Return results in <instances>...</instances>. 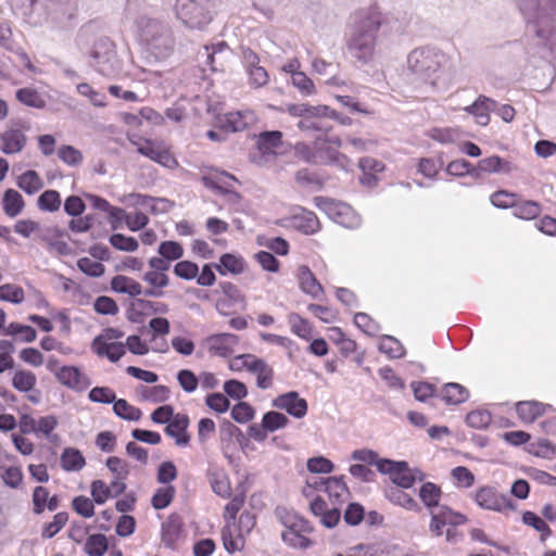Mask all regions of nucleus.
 Instances as JSON below:
<instances>
[{"label": "nucleus", "mask_w": 556, "mask_h": 556, "mask_svg": "<svg viewBox=\"0 0 556 556\" xmlns=\"http://www.w3.org/2000/svg\"><path fill=\"white\" fill-rule=\"evenodd\" d=\"M17 186L26 193L34 194L43 187V181L37 172L29 169L20 176Z\"/></svg>", "instance_id": "72a5a7b5"}, {"label": "nucleus", "mask_w": 556, "mask_h": 556, "mask_svg": "<svg viewBox=\"0 0 556 556\" xmlns=\"http://www.w3.org/2000/svg\"><path fill=\"white\" fill-rule=\"evenodd\" d=\"M27 127H24L20 123H14L10 127H8L1 134V151L4 154H16L20 153L27 143V137L25 135V130Z\"/></svg>", "instance_id": "2eb2a0df"}, {"label": "nucleus", "mask_w": 556, "mask_h": 556, "mask_svg": "<svg viewBox=\"0 0 556 556\" xmlns=\"http://www.w3.org/2000/svg\"><path fill=\"white\" fill-rule=\"evenodd\" d=\"M93 308L101 315H116L118 313V306L115 300L106 295L97 298L93 303Z\"/></svg>", "instance_id": "69168bd1"}, {"label": "nucleus", "mask_w": 556, "mask_h": 556, "mask_svg": "<svg viewBox=\"0 0 556 556\" xmlns=\"http://www.w3.org/2000/svg\"><path fill=\"white\" fill-rule=\"evenodd\" d=\"M381 25L382 15L377 10L368 9L357 13L346 43L348 50L354 59L364 64L374 59Z\"/></svg>", "instance_id": "f03ea898"}, {"label": "nucleus", "mask_w": 556, "mask_h": 556, "mask_svg": "<svg viewBox=\"0 0 556 556\" xmlns=\"http://www.w3.org/2000/svg\"><path fill=\"white\" fill-rule=\"evenodd\" d=\"M238 358L243 361V366L250 372L257 375L256 384L260 389H268L273 384L274 370L265 361L252 354H243Z\"/></svg>", "instance_id": "dca6fc26"}, {"label": "nucleus", "mask_w": 556, "mask_h": 556, "mask_svg": "<svg viewBox=\"0 0 556 556\" xmlns=\"http://www.w3.org/2000/svg\"><path fill=\"white\" fill-rule=\"evenodd\" d=\"M189 417L185 414H175V416L167 422L165 433L175 439L179 446H186L190 441V435L187 432L189 427Z\"/></svg>", "instance_id": "412c9836"}, {"label": "nucleus", "mask_w": 556, "mask_h": 556, "mask_svg": "<svg viewBox=\"0 0 556 556\" xmlns=\"http://www.w3.org/2000/svg\"><path fill=\"white\" fill-rule=\"evenodd\" d=\"M391 481L401 489H409L414 485V477L410 473V467L406 462V467L396 466V470L392 473Z\"/></svg>", "instance_id": "3c124183"}, {"label": "nucleus", "mask_w": 556, "mask_h": 556, "mask_svg": "<svg viewBox=\"0 0 556 556\" xmlns=\"http://www.w3.org/2000/svg\"><path fill=\"white\" fill-rule=\"evenodd\" d=\"M492 421V416L488 410L477 409L466 416V422L471 428L484 429Z\"/></svg>", "instance_id": "603ef678"}, {"label": "nucleus", "mask_w": 556, "mask_h": 556, "mask_svg": "<svg viewBox=\"0 0 556 556\" xmlns=\"http://www.w3.org/2000/svg\"><path fill=\"white\" fill-rule=\"evenodd\" d=\"M469 396L468 390L459 383H445L442 388V400L447 405H458L467 401Z\"/></svg>", "instance_id": "a878e982"}, {"label": "nucleus", "mask_w": 556, "mask_h": 556, "mask_svg": "<svg viewBox=\"0 0 556 556\" xmlns=\"http://www.w3.org/2000/svg\"><path fill=\"white\" fill-rule=\"evenodd\" d=\"M86 210V204L78 195H70L65 199L64 211L73 218H83V213Z\"/></svg>", "instance_id": "bf43d9fd"}, {"label": "nucleus", "mask_w": 556, "mask_h": 556, "mask_svg": "<svg viewBox=\"0 0 556 556\" xmlns=\"http://www.w3.org/2000/svg\"><path fill=\"white\" fill-rule=\"evenodd\" d=\"M16 99L24 105L34 109H43L47 105L45 97L34 88H21L16 90Z\"/></svg>", "instance_id": "c756f323"}, {"label": "nucleus", "mask_w": 556, "mask_h": 556, "mask_svg": "<svg viewBox=\"0 0 556 556\" xmlns=\"http://www.w3.org/2000/svg\"><path fill=\"white\" fill-rule=\"evenodd\" d=\"M23 333V341L33 342L36 340L37 331L31 326L21 325L17 323H11L4 330L5 336H16Z\"/></svg>", "instance_id": "13d9d810"}, {"label": "nucleus", "mask_w": 556, "mask_h": 556, "mask_svg": "<svg viewBox=\"0 0 556 556\" xmlns=\"http://www.w3.org/2000/svg\"><path fill=\"white\" fill-rule=\"evenodd\" d=\"M111 288L115 292L126 293L132 298L142 294L141 285L136 280L123 275H117L111 280Z\"/></svg>", "instance_id": "bb28decb"}, {"label": "nucleus", "mask_w": 556, "mask_h": 556, "mask_svg": "<svg viewBox=\"0 0 556 556\" xmlns=\"http://www.w3.org/2000/svg\"><path fill=\"white\" fill-rule=\"evenodd\" d=\"M516 412L523 421L532 422L543 414V406L538 402H519L516 404Z\"/></svg>", "instance_id": "ea45409f"}, {"label": "nucleus", "mask_w": 556, "mask_h": 556, "mask_svg": "<svg viewBox=\"0 0 556 556\" xmlns=\"http://www.w3.org/2000/svg\"><path fill=\"white\" fill-rule=\"evenodd\" d=\"M58 380L70 389L85 390L90 384V379L76 366H63L56 372Z\"/></svg>", "instance_id": "6ab92c4d"}, {"label": "nucleus", "mask_w": 556, "mask_h": 556, "mask_svg": "<svg viewBox=\"0 0 556 556\" xmlns=\"http://www.w3.org/2000/svg\"><path fill=\"white\" fill-rule=\"evenodd\" d=\"M91 66L103 76H113L118 72V60L114 42L101 37L93 43L90 52Z\"/></svg>", "instance_id": "1a4fd4ad"}, {"label": "nucleus", "mask_w": 556, "mask_h": 556, "mask_svg": "<svg viewBox=\"0 0 556 556\" xmlns=\"http://www.w3.org/2000/svg\"><path fill=\"white\" fill-rule=\"evenodd\" d=\"M500 501L501 494L491 486H482L476 493L477 504L484 509L500 511Z\"/></svg>", "instance_id": "cd10ccee"}, {"label": "nucleus", "mask_w": 556, "mask_h": 556, "mask_svg": "<svg viewBox=\"0 0 556 556\" xmlns=\"http://www.w3.org/2000/svg\"><path fill=\"white\" fill-rule=\"evenodd\" d=\"M448 63V56L431 47L416 48L407 55V68L420 79L435 86L440 74Z\"/></svg>", "instance_id": "20e7f679"}, {"label": "nucleus", "mask_w": 556, "mask_h": 556, "mask_svg": "<svg viewBox=\"0 0 556 556\" xmlns=\"http://www.w3.org/2000/svg\"><path fill=\"white\" fill-rule=\"evenodd\" d=\"M59 159L70 166H77L83 162V154L72 146H62L58 151Z\"/></svg>", "instance_id": "6e6d98bb"}, {"label": "nucleus", "mask_w": 556, "mask_h": 556, "mask_svg": "<svg viewBox=\"0 0 556 556\" xmlns=\"http://www.w3.org/2000/svg\"><path fill=\"white\" fill-rule=\"evenodd\" d=\"M254 408L247 402L240 401L231 409V417L240 424H245L253 419Z\"/></svg>", "instance_id": "680f3d73"}, {"label": "nucleus", "mask_w": 556, "mask_h": 556, "mask_svg": "<svg viewBox=\"0 0 556 556\" xmlns=\"http://www.w3.org/2000/svg\"><path fill=\"white\" fill-rule=\"evenodd\" d=\"M239 339L232 333H217L207 338L208 351L222 356L227 357L232 353V346L238 343Z\"/></svg>", "instance_id": "5701e85b"}, {"label": "nucleus", "mask_w": 556, "mask_h": 556, "mask_svg": "<svg viewBox=\"0 0 556 556\" xmlns=\"http://www.w3.org/2000/svg\"><path fill=\"white\" fill-rule=\"evenodd\" d=\"M37 382L35 374L28 370H17L12 379V386L20 392H28Z\"/></svg>", "instance_id": "37998d69"}, {"label": "nucleus", "mask_w": 556, "mask_h": 556, "mask_svg": "<svg viewBox=\"0 0 556 556\" xmlns=\"http://www.w3.org/2000/svg\"><path fill=\"white\" fill-rule=\"evenodd\" d=\"M0 300L20 304L24 301V290L11 283L0 286Z\"/></svg>", "instance_id": "864d4df0"}, {"label": "nucleus", "mask_w": 556, "mask_h": 556, "mask_svg": "<svg viewBox=\"0 0 556 556\" xmlns=\"http://www.w3.org/2000/svg\"><path fill=\"white\" fill-rule=\"evenodd\" d=\"M68 228L75 233L89 231L93 240L109 238V243H138L132 237L126 238L121 233L110 235L112 230L96 214H87L83 218H72Z\"/></svg>", "instance_id": "423d86ee"}, {"label": "nucleus", "mask_w": 556, "mask_h": 556, "mask_svg": "<svg viewBox=\"0 0 556 556\" xmlns=\"http://www.w3.org/2000/svg\"><path fill=\"white\" fill-rule=\"evenodd\" d=\"M300 287L303 292L318 299L324 293V289L307 266L299 268Z\"/></svg>", "instance_id": "393cba45"}, {"label": "nucleus", "mask_w": 556, "mask_h": 556, "mask_svg": "<svg viewBox=\"0 0 556 556\" xmlns=\"http://www.w3.org/2000/svg\"><path fill=\"white\" fill-rule=\"evenodd\" d=\"M73 509L84 518H90L94 514V506L92 501L89 497L84 495H79L73 498L72 501Z\"/></svg>", "instance_id": "0e129e2a"}, {"label": "nucleus", "mask_w": 556, "mask_h": 556, "mask_svg": "<svg viewBox=\"0 0 556 556\" xmlns=\"http://www.w3.org/2000/svg\"><path fill=\"white\" fill-rule=\"evenodd\" d=\"M38 206L42 211L55 212L61 206L60 193L55 190H47L38 198Z\"/></svg>", "instance_id": "de8ad7c7"}, {"label": "nucleus", "mask_w": 556, "mask_h": 556, "mask_svg": "<svg viewBox=\"0 0 556 556\" xmlns=\"http://www.w3.org/2000/svg\"><path fill=\"white\" fill-rule=\"evenodd\" d=\"M273 407L286 410L290 416L301 419L307 414L308 404L296 391H289L273 400Z\"/></svg>", "instance_id": "f8f14e48"}, {"label": "nucleus", "mask_w": 556, "mask_h": 556, "mask_svg": "<svg viewBox=\"0 0 556 556\" xmlns=\"http://www.w3.org/2000/svg\"><path fill=\"white\" fill-rule=\"evenodd\" d=\"M135 31L139 45L155 61H165L176 51L174 28L165 21L140 15L135 20Z\"/></svg>", "instance_id": "f257e3e1"}, {"label": "nucleus", "mask_w": 556, "mask_h": 556, "mask_svg": "<svg viewBox=\"0 0 556 556\" xmlns=\"http://www.w3.org/2000/svg\"><path fill=\"white\" fill-rule=\"evenodd\" d=\"M517 167L509 161L504 160L497 155H492L479 161L476 166L478 179L482 177V174H508L516 170Z\"/></svg>", "instance_id": "4be33fe9"}, {"label": "nucleus", "mask_w": 556, "mask_h": 556, "mask_svg": "<svg viewBox=\"0 0 556 556\" xmlns=\"http://www.w3.org/2000/svg\"><path fill=\"white\" fill-rule=\"evenodd\" d=\"M387 497L396 505H400L409 510H420L417 502L407 493H405L401 488H391L387 491Z\"/></svg>", "instance_id": "4c0bfd02"}, {"label": "nucleus", "mask_w": 556, "mask_h": 556, "mask_svg": "<svg viewBox=\"0 0 556 556\" xmlns=\"http://www.w3.org/2000/svg\"><path fill=\"white\" fill-rule=\"evenodd\" d=\"M262 421L264 424V428L269 432L285 428L289 424L288 417L276 410L265 413Z\"/></svg>", "instance_id": "a18cd8bd"}, {"label": "nucleus", "mask_w": 556, "mask_h": 556, "mask_svg": "<svg viewBox=\"0 0 556 556\" xmlns=\"http://www.w3.org/2000/svg\"><path fill=\"white\" fill-rule=\"evenodd\" d=\"M442 491L432 482H426L419 489V497L428 508L438 507Z\"/></svg>", "instance_id": "f704fd0d"}, {"label": "nucleus", "mask_w": 556, "mask_h": 556, "mask_svg": "<svg viewBox=\"0 0 556 556\" xmlns=\"http://www.w3.org/2000/svg\"><path fill=\"white\" fill-rule=\"evenodd\" d=\"M491 203L498 208H513L518 200V195L516 193L498 190L491 194Z\"/></svg>", "instance_id": "8fccbe9b"}, {"label": "nucleus", "mask_w": 556, "mask_h": 556, "mask_svg": "<svg viewBox=\"0 0 556 556\" xmlns=\"http://www.w3.org/2000/svg\"><path fill=\"white\" fill-rule=\"evenodd\" d=\"M175 492L176 491L173 485L157 489L151 500V504H152L153 508H155V509L166 508L172 503Z\"/></svg>", "instance_id": "09e8293b"}, {"label": "nucleus", "mask_w": 556, "mask_h": 556, "mask_svg": "<svg viewBox=\"0 0 556 556\" xmlns=\"http://www.w3.org/2000/svg\"><path fill=\"white\" fill-rule=\"evenodd\" d=\"M446 172L453 176H465L469 175L476 179H478V174L476 172V166H473L470 162L465 159L454 160L450 162L446 166Z\"/></svg>", "instance_id": "c03bdc74"}, {"label": "nucleus", "mask_w": 556, "mask_h": 556, "mask_svg": "<svg viewBox=\"0 0 556 556\" xmlns=\"http://www.w3.org/2000/svg\"><path fill=\"white\" fill-rule=\"evenodd\" d=\"M114 413L122 419L138 421L141 418V410L128 404L126 400L119 399L113 402Z\"/></svg>", "instance_id": "a19ab883"}, {"label": "nucleus", "mask_w": 556, "mask_h": 556, "mask_svg": "<svg viewBox=\"0 0 556 556\" xmlns=\"http://www.w3.org/2000/svg\"><path fill=\"white\" fill-rule=\"evenodd\" d=\"M184 520L180 515L170 514L162 525V542L167 548L177 549L178 541L184 532Z\"/></svg>", "instance_id": "a211bd4d"}, {"label": "nucleus", "mask_w": 556, "mask_h": 556, "mask_svg": "<svg viewBox=\"0 0 556 556\" xmlns=\"http://www.w3.org/2000/svg\"><path fill=\"white\" fill-rule=\"evenodd\" d=\"M68 521V514L65 511L54 515L53 520L47 523L42 530V536L46 539L53 538Z\"/></svg>", "instance_id": "5fc2aeb1"}, {"label": "nucleus", "mask_w": 556, "mask_h": 556, "mask_svg": "<svg viewBox=\"0 0 556 556\" xmlns=\"http://www.w3.org/2000/svg\"><path fill=\"white\" fill-rule=\"evenodd\" d=\"M85 464V457L77 448L66 447L61 455V466L65 471H78Z\"/></svg>", "instance_id": "c85d7f7f"}, {"label": "nucleus", "mask_w": 556, "mask_h": 556, "mask_svg": "<svg viewBox=\"0 0 556 556\" xmlns=\"http://www.w3.org/2000/svg\"><path fill=\"white\" fill-rule=\"evenodd\" d=\"M2 202L4 212L11 217L20 214L24 206L22 195L14 189H9L5 191Z\"/></svg>", "instance_id": "58836bf2"}, {"label": "nucleus", "mask_w": 556, "mask_h": 556, "mask_svg": "<svg viewBox=\"0 0 556 556\" xmlns=\"http://www.w3.org/2000/svg\"><path fill=\"white\" fill-rule=\"evenodd\" d=\"M315 164L336 165L342 169H348L351 166V161L338 149L324 142L323 136H318L315 139Z\"/></svg>", "instance_id": "9b49d317"}, {"label": "nucleus", "mask_w": 556, "mask_h": 556, "mask_svg": "<svg viewBox=\"0 0 556 556\" xmlns=\"http://www.w3.org/2000/svg\"><path fill=\"white\" fill-rule=\"evenodd\" d=\"M379 351L386 353L390 358H402L405 355V349L394 337L384 334L379 343Z\"/></svg>", "instance_id": "c9c22d12"}, {"label": "nucleus", "mask_w": 556, "mask_h": 556, "mask_svg": "<svg viewBox=\"0 0 556 556\" xmlns=\"http://www.w3.org/2000/svg\"><path fill=\"white\" fill-rule=\"evenodd\" d=\"M92 349L99 356H105L113 363L119 361L126 353L125 344L122 342H102L101 345Z\"/></svg>", "instance_id": "2f4dec72"}, {"label": "nucleus", "mask_w": 556, "mask_h": 556, "mask_svg": "<svg viewBox=\"0 0 556 556\" xmlns=\"http://www.w3.org/2000/svg\"><path fill=\"white\" fill-rule=\"evenodd\" d=\"M106 467L117 479L125 480L129 475L128 464L119 457H109L106 459Z\"/></svg>", "instance_id": "338daca9"}, {"label": "nucleus", "mask_w": 556, "mask_h": 556, "mask_svg": "<svg viewBox=\"0 0 556 556\" xmlns=\"http://www.w3.org/2000/svg\"><path fill=\"white\" fill-rule=\"evenodd\" d=\"M282 225L304 235H312L320 229V223L316 214L302 207L298 208L291 216L282 219Z\"/></svg>", "instance_id": "ddd939ff"}, {"label": "nucleus", "mask_w": 556, "mask_h": 556, "mask_svg": "<svg viewBox=\"0 0 556 556\" xmlns=\"http://www.w3.org/2000/svg\"><path fill=\"white\" fill-rule=\"evenodd\" d=\"M285 112L293 117H299L296 127L304 132H320L327 135L332 126L327 123V114L332 113L328 105H311L308 103L287 104Z\"/></svg>", "instance_id": "39448f33"}, {"label": "nucleus", "mask_w": 556, "mask_h": 556, "mask_svg": "<svg viewBox=\"0 0 556 556\" xmlns=\"http://www.w3.org/2000/svg\"><path fill=\"white\" fill-rule=\"evenodd\" d=\"M170 390L166 386L143 388V399L153 403H162L169 399Z\"/></svg>", "instance_id": "4d7b16f0"}, {"label": "nucleus", "mask_w": 556, "mask_h": 556, "mask_svg": "<svg viewBox=\"0 0 556 556\" xmlns=\"http://www.w3.org/2000/svg\"><path fill=\"white\" fill-rule=\"evenodd\" d=\"M467 518L460 513L453 511L445 505L438 506L437 511H431L430 530L437 535L442 534V528L445 526L456 527L465 523Z\"/></svg>", "instance_id": "f3484780"}, {"label": "nucleus", "mask_w": 556, "mask_h": 556, "mask_svg": "<svg viewBox=\"0 0 556 556\" xmlns=\"http://www.w3.org/2000/svg\"><path fill=\"white\" fill-rule=\"evenodd\" d=\"M175 13L190 29L203 30L213 20L211 11L197 0H176Z\"/></svg>", "instance_id": "6e6552de"}, {"label": "nucleus", "mask_w": 556, "mask_h": 556, "mask_svg": "<svg viewBox=\"0 0 556 556\" xmlns=\"http://www.w3.org/2000/svg\"><path fill=\"white\" fill-rule=\"evenodd\" d=\"M527 30L546 43L556 34V0H519Z\"/></svg>", "instance_id": "7ed1b4c3"}, {"label": "nucleus", "mask_w": 556, "mask_h": 556, "mask_svg": "<svg viewBox=\"0 0 556 556\" xmlns=\"http://www.w3.org/2000/svg\"><path fill=\"white\" fill-rule=\"evenodd\" d=\"M497 102L485 96H479L477 100L469 106L465 108V111L473 116H477L483 111H495Z\"/></svg>", "instance_id": "052dcab7"}, {"label": "nucleus", "mask_w": 556, "mask_h": 556, "mask_svg": "<svg viewBox=\"0 0 556 556\" xmlns=\"http://www.w3.org/2000/svg\"><path fill=\"white\" fill-rule=\"evenodd\" d=\"M222 539L225 549L229 553L241 551L244 546V538L239 536V533L237 534V538H235L233 532L228 525L222 529Z\"/></svg>", "instance_id": "49530a36"}, {"label": "nucleus", "mask_w": 556, "mask_h": 556, "mask_svg": "<svg viewBox=\"0 0 556 556\" xmlns=\"http://www.w3.org/2000/svg\"><path fill=\"white\" fill-rule=\"evenodd\" d=\"M127 212L118 206H112L106 212V225H109L111 230H117L122 228L124 224H126Z\"/></svg>", "instance_id": "e2e57ef3"}, {"label": "nucleus", "mask_w": 556, "mask_h": 556, "mask_svg": "<svg viewBox=\"0 0 556 556\" xmlns=\"http://www.w3.org/2000/svg\"><path fill=\"white\" fill-rule=\"evenodd\" d=\"M522 522L540 532V539L542 542L552 534L549 526L532 511L527 510L522 514Z\"/></svg>", "instance_id": "79ce46f5"}, {"label": "nucleus", "mask_w": 556, "mask_h": 556, "mask_svg": "<svg viewBox=\"0 0 556 556\" xmlns=\"http://www.w3.org/2000/svg\"><path fill=\"white\" fill-rule=\"evenodd\" d=\"M245 267L247 263L243 257L230 253L223 254L219 263H214V268L223 276L227 274L240 275L245 270Z\"/></svg>", "instance_id": "b1692460"}, {"label": "nucleus", "mask_w": 556, "mask_h": 556, "mask_svg": "<svg viewBox=\"0 0 556 556\" xmlns=\"http://www.w3.org/2000/svg\"><path fill=\"white\" fill-rule=\"evenodd\" d=\"M315 204L325 212L331 220L342 227L356 229L362 224L359 214L348 203L326 197H316Z\"/></svg>", "instance_id": "0eeeda50"}, {"label": "nucleus", "mask_w": 556, "mask_h": 556, "mask_svg": "<svg viewBox=\"0 0 556 556\" xmlns=\"http://www.w3.org/2000/svg\"><path fill=\"white\" fill-rule=\"evenodd\" d=\"M137 151L141 155L165 166L172 168L177 165L176 160L169 151L160 142L144 139L143 142H135Z\"/></svg>", "instance_id": "4468645a"}, {"label": "nucleus", "mask_w": 556, "mask_h": 556, "mask_svg": "<svg viewBox=\"0 0 556 556\" xmlns=\"http://www.w3.org/2000/svg\"><path fill=\"white\" fill-rule=\"evenodd\" d=\"M282 144V132L278 130L261 132L257 140L256 147L258 154L250 153V160L253 163L263 165L268 159L276 154L275 149Z\"/></svg>", "instance_id": "9d476101"}, {"label": "nucleus", "mask_w": 556, "mask_h": 556, "mask_svg": "<svg viewBox=\"0 0 556 556\" xmlns=\"http://www.w3.org/2000/svg\"><path fill=\"white\" fill-rule=\"evenodd\" d=\"M126 490L123 480L115 478L108 486L102 480H94L91 483V494L97 504H103L108 497H117Z\"/></svg>", "instance_id": "aec40b11"}, {"label": "nucleus", "mask_w": 556, "mask_h": 556, "mask_svg": "<svg viewBox=\"0 0 556 556\" xmlns=\"http://www.w3.org/2000/svg\"><path fill=\"white\" fill-rule=\"evenodd\" d=\"M108 548V539L101 533L89 535L85 543V552L88 556H103Z\"/></svg>", "instance_id": "e433bc0d"}, {"label": "nucleus", "mask_w": 556, "mask_h": 556, "mask_svg": "<svg viewBox=\"0 0 556 556\" xmlns=\"http://www.w3.org/2000/svg\"><path fill=\"white\" fill-rule=\"evenodd\" d=\"M174 273L181 279L191 280L198 276L199 267L193 262L181 261L174 266Z\"/></svg>", "instance_id": "774afa93"}, {"label": "nucleus", "mask_w": 556, "mask_h": 556, "mask_svg": "<svg viewBox=\"0 0 556 556\" xmlns=\"http://www.w3.org/2000/svg\"><path fill=\"white\" fill-rule=\"evenodd\" d=\"M320 484L325 485V491L328 493L330 497H334L337 501L346 494L350 495V490L345 484L343 477H329L327 479H321Z\"/></svg>", "instance_id": "473e14b6"}, {"label": "nucleus", "mask_w": 556, "mask_h": 556, "mask_svg": "<svg viewBox=\"0 0 556 556\" xmlns=\"http://www.w3.org/2000/svg\"><path fill=\"white\" fill-rule=\"evenodd\" d=\"M542 205L532 200L518 201L513 210L514 216L521 219H534L541 214Z\"/></svg>", "instance_id": "7c9ffc66"}]
</instances>
